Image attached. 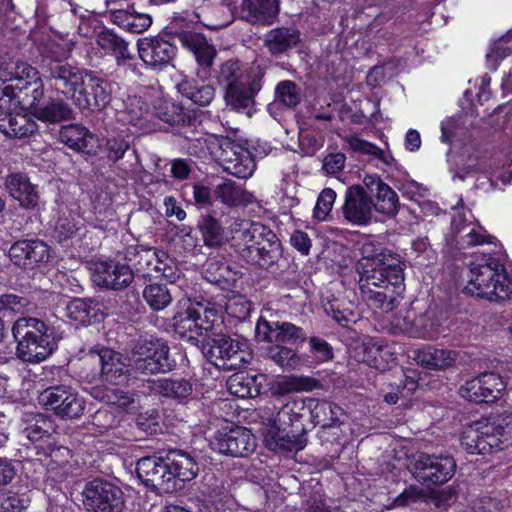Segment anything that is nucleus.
Masks as SVG:
<instances>
[{"label":"nucleus","mask_w":512,"mask_h":512,"mask_svg":"<svg viewBox=\"0 0 512 512\" xmlns=\"http://www.w3.org/2000/svg\"><path fill=\"white\" fill-rule=\"evenodd\" d=\"M36 122L25 114L0 113V132L10 138H24L35 133Z\"/></svg>","instance_id":"a19ab883"},{"label":"nucleus","mask_w":512,"mask_h":512,"mask_svg":"<svg viewBox=\"0 0 512 512\" xmlns=\"http://www.w3.org/2000/svg\"><path fill=\"white\" fill-rule=\"evenodd\" d=\"M201 343L203 352L209 361L220 369L238 370L249 362V353L241 349L238 341L227 335L213 331L206 339L201 340Z\"/></svg>","instance_id":"6e6552de"},{"label":"nucleus","mask_w":512,"mask_h":512,"mask_svg":"<svg viewBox=\"0 0 512 512\" xmlns=\"http://www.w3.org/2000/svg\"><path fill=\"white\" fill-rule=\"evenodd\" d=\"M336 200V192L331 188H325L318 196L315 208L314 217L318 220H325L330 214L334 202Z\"/></svg>","instance_id":"774afa93"},{"label":"nucleus","mask_w":512,"mask_h":512,"mask_svg":"<svg viewBox=\"0 0 512 512\" xmlns=\"http://www.w3.org/2000/svg\"><path fill=\"white\" fill-rule=\"evenodd\" d=\"M90 270L95 285L114 291L126 289L134 280V272L126 261L100 260L91 263Z\"/></svg>","instance_id":"f3484780"},{"label":"nucleus","mask_w":512,"mask_h":512,"mask_svg":"<svg viewBox=\"0 0 512 512\" xmlns=\"http://www.w3.org/2000/svg\"><path fill=\"white\" fill-rule=\"evenodd\" d=\"M59 138L69 148L75 151L86 152L89 150L94 135L83 125L69 124L61 127Z\"/></svg>","instance_id":"09e8293b"},{"label":"nucleus","mask_w":512,"mask_h":512,"mask_svg":"<svg viewBox=\"0 0 512 512\" xmlns=\"http://www.w3.org/2000/svg\"><path fill=\"white\" fill-rule=\"evenodd\" d=\"M210 446L223 455L245 457L255 449L256 443L249 429L235 426L219 429L210 441Z\"/></svg>","instance_id":"4468645a"},{"label":"nucleus","mask_w":512,"mask_h":512,"mask_svg":"<svg viewBox=\"0 0 512 512\" xmlns=\"http://www.w3.org/2000/svg\"><path fill=\"white\" fill-rule=\"evenodd\" d=\"M456 468L451 455L428 453L417 454L408 466L412 477L427 488L447 483L455 475Z\"/></svg>","instance_id":"0eeeda50"},{"label":"nucleus","mask_w":512,"mask_h":512,"mask_svg":"<svg viewBox=\"0 0 512 512\" xmlns=\"http://www.w3.org/2000/svg\"><path fill=\"white\" fill-rule=\"evenodd\" d=\"M217 159L225 172L240 179L251 177L256 168L251 152L227 137L219 140Z\"/></svg>","instance_id":"ddd939ff"},{"label":"nucleus","mask_w":512,"mask_h":512,"mask_svg":"<svg viewBox=\"0 0 512 512\" xmlns=\"http://www.w3.org/2000/svg\"><path fill=\"white\" fill-rule=\"evenodd\" d=\"M119 423V415L108 409H99L91 417V424L95 426L100 433L118 427Z\"/></svg>","instance_id":"338daca9"},{"label":"nucleus","mask_w":512,"mask_h":512,"mask_svg":"<svg viewBox=\"0 0 512 512\" xmlns=\"http://www.w3.org/2000/svg\"><path fill=\"white\" fill-rule=\"evenodd\" d=\"M414 327H409L408 336L414 338L430 339L435 335V323L428 315L423 313L416 315L414 313Z\"/></svg>","instance_id":"e2e57ef3"},{"label":"nucleus","mask_w":512,"mask_h":512,"mask_svg":"<svg viewBox=\"0 0 512 512\" xmlns=\"http://www.w3.org/2000/svg\"><path fill=\"white\" fill-rule=\"evenodd\" d=\"M173 320L175 332L195 344L201 342L199 337L206 339L223 324L221 310L210 301L191 304L185 311L178 312Z\"/></svg>","instance_id":"39448f33"},{"label":"nucleus","mask_w":512,"mask_h":512,"mask_svg":"<svg viewBox=\"0 0 512 512\" xmlns=\"http://www.w3.org/2000/svg\"><path fill=\"white\" fill-rule=\"evenodd\" d=\"M225 311L237 320H245L251 312V303L242 295H233L225 304Z\"/></svg>","instance_id":"69168bd1"},{"label":"nucleus","mask_w":512,"mask_h":512,"mask_svg":"<svg viewBox=\"0 0 512 512\" xmlns=\"http://www.w3.org/2000/svg\"><path fill=\"white\" fill-rule=\"evenodd\" d=\"M137 51L143 63L154 70H162L172 64L177 55V48L163 38H140Z\"/></svg>","instance_id":"4be33fe9"},{"label":"nucleus","mask_w":512,"mask_h":512,"mask_svg":"<svg viewBox=\"0 0 512 512\" xmlns=\"http://www.w3.org/2000/svg\"><path fill=\"white\" fill-rule=\"evenodd\" d=\"M132 368L142 374H156L171 371L174 361L170 359L169 347L165 342L140 340L133 347Z\"/></svg>","instance_id":"f8f14e48"},{"label":"nucleus","mask_w":512,"mask_h":512,"mask_svg":"<svg viewBox=\"0 0 512 512\" xmlns=\"http://www.w3.org/2000/svg\"><path fill=\"white\" fill-rule=\"evenodd\" d=\"M16 356L23 362L38 364L55 350L56 342L48 325L34 317H20L12 326Z\"/></svg>","instance_id":"f257e3e1"},{"label":"nucleus","mask_w":512,"mask_h":512,"mask_svg":"<svg viewBox=\"0 0 512 512\" xmlns=\"http://www.w3.org/2000/svg\"><path fill=\"white\" fill-rule=\"evenodd\" d=\"M178 39L181 45L194 55L199 66L204 68L212 66L217 51L204 35L185 31L179 34Z\"/></svg>","instance_id":"2f4dec72"},{"label":"nucleus","mask_w":512,"mask_h":512,"mask_svg":"<svg viewBox=\"0 0 512 512\" xmlns=\"http://www.w3.org/2000/svg\"><path fill=\"white\" fill-rule=\"evenodd\" d=\"M81 497L85 512H121L124 506L122 490L102 478L86 482Z\"/></svg>","instance_id":"1a4fd4ad"},{"label":"nucleus","mask_w":512,"mask_h":512,"mask_svg":"<svg viewBox=\"0 0 512 512\" xmlns=\"http://www.w3.org/2000/svg\"><path fill=\"white\" fill-rule=\"evenodd\" d=\"M505 387L506 384L499 374L486 372L466 381L460 388V394L471 402L488 403L500 398Z\"/></svg>","instance_id":"aec40b11"},{"label":"nucleus","mask_w":512,"mask_h":512,"mask_svg":"<svg viewBox=\"0 0 512 512\" xmlns=\"http://www.w3.org/2000/svg\"><path fill=\"white\" fill-rule=\"evenodd\" d=\"M359 288L363 300L373 308L390 312L402 300L404 292L403 268L392 266L391 271L378 274H362Z\"/></svg>","instance_id":"7ed1b4c3"},{"label":"nucleus","mask_w":512,"mask_h":512,"mask_svg":"<svg viewBox=\"0 0 512 512\" xmlns=\"http://www.w3.org/2000/svg\"><path fill=\"white\" fill-rule=\"evenodd\" d=\"M479 169L489 178L492 184L494 180H500L504 185L511 182L512 165L508 158L489 160Z\"/></svg>","instance_id":"13d9d810"},{"label":"nucleus","mask_w":512,"mask_h":512,"mask_svg":"<svg viewBox=\"0 0 512 512\" xmlns=\"http://www.w3.org/2000/svg\"><path fill=\"white\" fill-rule=\"evenodd\" d=\"M75 111L71 104L59 97H49L42 104L34 107L33 116L48 124H59L61 122L75 119Z\"/></svg>","instance_id":"7c9ffc66"},{"label":"nucleus","mask_w":512,"mask_h":512,"mask_svg":"<svg viewBox=\"0 0 512 512\" xmlns=\"http://www.w3.org/2000/svg\"><path fill=\"white\" fill-rule=\"evenodd\" d=\"M267 357L283 369L293 370L300 364V358L290 347L273 343L266 350Z\"/></svg>","instance_id":"6e6d98bb"},{"label":"nucleus","mask_w":512,"mask_h":512,"mask_svg":"<svg viewBox=\"0 0 512 512\" xmlns=\"http://www.w3.org/2000/svg\"><path fill=\"white\" fill-rule=\"evenodd\" d=\"M156 391L164 398L179 404H187L193 399V384L190 379L171 376L160 378L156 382Z\"/></svg>","instance_id":"e433bc0d"},{"label":"nucleus","mask_w":512,"mask_h":512,"mask_svg":"<svg viewBox=\"0 0 512 512\" xmlns=\"http://www.w3.org/2000/svg\"><path fill=\"white\" fill-rule=\"evenodd\" d=\"M257 256L249 264L256 265L270 272L280 271L283 267V250L280 240L273 230L267 227Z\"/></svg>","instance_id":"c85d7f7f"},{"label":"nucleus","mask_w":512,"mask_h":512,"mask_svg":"<svg viewBox=\"0 0 512 512\" xmlns=\"http://www.w3.org/2000/svg\"><path fill=\"white\" fill-rule=\"evenodd\" d=\"M1 77L5 81L15 82L14 88L20 92L40 79L39 71L26 62L10 63Z\"/></svg>","instance_id":"de8ad7c7"},{"label":"nucleus","mask_w":512,"mask_h":512,"mask_svg":"<svg viewBox=\"0 0 512 512\" xmlns=\"http://www.w3.org/2000/svg\"><path fill=\"white\" fill-rule=\"evenodd\" d=\"M122 381L102 382L92 386L89 390L90 396L107 405L127 407L134 402L133 395L120 387Z\"/></svg>","instance_id":"ea45409f"},{"label":"nucleus","mask_w":512,"mask_h":512,"mask_svg":"<svg viewBox=\"0 0 512 512\" xmlns=\"http://www.w3.org/2000/svg\"><path fill=\"white\" fill-rule=\"evenodd\" d=\"M96 44L106 54L115 58L118 66L128 65L134 60V54L129 50V43L112 30H102L96 36Z\"/></svg>","instance_id":"c9c22d12"},{"label":"nucleus","mask_w":512,"mask_h":512,"mask_svg":"<svg viewBox=\"0 0 512 512\" xmlns=\"http://www.w3.org/2000/svg\"><path fill=\"white\" fill-rule=\"evenodd\" d=\"M86 80L89 81L92 96L89 98L86 97L85 93H82L81 97H78V109L82 111H102L110 104L112 95L118 89V84L96 75L91 70H89Z\"/></svg>","instance_id":"393cba45"},{"label":"nucleus","mask_w":512,"mask_h":512,"mask_svg":"<svg viewBox=\"0 0 512 512\" xmlns=\"http://www.w3.org/2000/svg\"><path fill=\"white\" fill-rule=\"evenodd\" d=\"M109 17L112 23L133 34L145 32L152 24L149 14L123 9L111 11Z\"/></svg>","instance_id":"49530a36"},{"label":"nucleus","mask_w":512,"mask_h":512,"mask_svg":"<svg viewBox=\"0 0 512 512\" xmlns=\"http://www.w3.org/2000/svg\"><path fill=\"white\" fill-rule=\"evenodd\" d=\"M214 194L228 207L247 206L255 201L254 195L232 180L216 185Z\"/></svg>","instance_id":"a18cd8bd"},{"label":"nucleus","mask_w":512,"mask_h":512,"mask_svg":"<svg viewBox=\"0 0 512 512\" xmlns=\"http://www.w3.org/2000/svg\"><path fill=\"white\" fill-rule=\"evenodd\" d=\"M8 256L15 266L30 271L48 262L50 249L39 239H23L11 245Z\"/></svg>","instance_id":"6ab92c4d"},{"label":"nucleus","mask_w":512,"mask_h":512,"mask_svg":"<svg viewBox=\"0 0 512 512\" xmlns=\"http://www.w3.org/2000/svg\"><path fill=\"white\" fill-rule=\"evenodd\" d=\"M266 225L261 222L241 220L236 221L232 228V247L237 255L250 263L258 253V248L267 233Z\"/></svg>","instance_id":"2eb2a0df"},{"label":"nucleus","mask_w":512,"mask_h":512,"mask_svg":"<svg viewBox=\"0 0 512 512\" xmlns=\"http://www.w3.org/2000/svg\"><path fill=\"white\" fill-rule=\"evenodd\" d=\"M259 341L278 344L303 343L307 339V333L303 328L286 321H268L260 318L255 328Z\"/></svg>","instance_id":"412c9836"},{"label":"nucleus","mask_w":512,"mask_h":512,"mask_svg":"<svg viewBox=\"0 0 512 512\" xmlns=\"http://www.w3.org/2000/svg\"><path fill=\"white\" fill-rule=\"evenodd\" d=\"M512 53V31L495 41L486 54L489 69L496 70L498 62Z\"/></svg>","instance_id":"052dcab7"},{"label":"nucleus","mask_w":512,"mask_h":512,"mask_svg":"<svg viewBox=\"0 0 512 512\" xmlns=\"http://www.w3.org/2000/svg\"><path fill=\"white\" fill-rule=\"evenodd\" d=\"M231 394L240 398H252L258 394L254 379L242 374H234L227 382Z\"/></svg>","instance_id":"680f3d73"},{"label":"nucleus","mask_w":512,"mask_h":512,"mask_svg":"<svg viewBox=\"0 0 512 512\" xmlns=\"http://www.w3.org/2000/svg\"><path fill=\"white\" fill-rule=\"evenodd\" d=\"M178 91L194 104L199 106L209 105L215 98L216 90L211 84L197 85L189 80H182L177 85Z\"/></svg>","instance_id":"8fccbe9b"},{"label":"nucleus","mask_w":512,"mask_h":512,"mask_svg":"<svg viewBox=\"0 0 512 512\" xmlns=\"http://www.w3.org/2000/svg\"><path fill=\"white\" fill-rule=\"evenodd\" d=\"M254 78L248 73L244 65L237 59H228L222 62L215 70V79L223 90L239 85Z\"/></svg>","instance_id":"79ce46f5"},{"label":"nucleus","mask_w":512,"mask_h":512,"mask_svg":"<svg viewBox=\"0 0 512 512\" xmlns=\"http://www.w3.org/2000/svg\"><path fill=\"white\" fill-rule=\"evenodd\" d=\"M457 356L455 351L426 345L414 351L413 359L419 366L437 371L452 367Z\"/></svg>","instance_id":"72a5a7b5"},{"label":"nucleus","mask_w":512,"mask_h":512,"mask_svg":"<svg viewBox=\"0 0 512 512\" xmlns=\"http://www.w3.org/2000/svg\"><path fill=\"white\" fill-rule=\"evenodd\" d=\"M281 394L308 392L318 387V380L308 376L284 377L277 383Z\"/></svg>","instance_id":"bf43d9fd"},{"label":"nucleus","mask_w":512,"mask_h":512,"mask_svg":"<svg viewBox=\"0 0 512 512\" xmlns=\"http://www.w3.org/2000/svg\"><path fill=\"white\" fill-rule=\"evenodd\" d=\"M198 228L203 242L208 247H219L225 240V230L220 221L211 214L200 217Z\"/></svg>","instance_id":"603ef678"},{"label":"nucleus","mask_w":512,"mask_h":512,"mask_svg":"<svg viewBox=\"0 0 512 512\" xmlns=\"http://www.w3.org/2000/svg\"><path fill=\"white\" fill-rule=\"evenodd\" d=\"M169 470L171 471L174 491L182 487V483L194 479L199 467L194 457L183 450H172L166 455Z\"/></svg>","instance_id":"c756f323"},{"label":"nucleus","mask_w":512,"mask_h":512,"mask_svg":"<svg viewBox=\"0 0 512 512\" xmlns=\"http://www.w3.org/2000/svg\"><path fill=\"white\" fill-rule=\"evenodd\" d=\"M5 187L21 207L30 209L38 204V193L25 175L21 173L9 175L6 178Z\"/></svg>","instance_id":"58836bf2"},{"label":"nucleus","mask_w":512,"mask_h":512,"mask_svg":"<svg viewBox=\"0 0 512 512\" xmlns=\"http://www.w3.org/2000/svg\"><path fill=\"white\" fill-rule=\"evenodd\" d=\"M512 444V413L502 423L477 421L462 432L461 445L470 454H489Z\"/></svg>","instance_id":"20e7f679"},{"label":"nucleus","mask_w":512,"mask_h":512,"mask_svg":"<svg viewBox=\"0 0 512 512\" xmlns=\"http://www.w3.org/2000/svg\"><path fill=\"white\" fill-rule=\"evenodd\" d=\"M468 277L464 287L468 295L489 301H502L512 296V280L503 264L495 258L471 262Z\"/></svg>","instance_id":"f03ea898"},{"label":"nucleus","mask_w":512,"mask_h":512,"mask_svg":"<svg viewBox=\"0 0 512 512\" xmlns=\"http://www.w3.org/2000/svg\"><path fill=\"white\" fill-rule=\"evenodd\" d=\"M261 89V77L254 75V78L224 90L223 98L231 110L251 116L255 97Z\"/></svg>","instance_id":"a878e982"},{"label":"nucleus","mask_w":512,"mask_h":512,"mask_svg":"<svg viewBox=\"0 0 512 512\" xmlns=\"http://www.w3.org/2000/svg\"><path fill=\"white\" fill-rule=\"evenodd\" d=\"M374 200L368 194L365 185H352L346 189L344 204L341 208L343 218L355 226H367L374 218Z\"/></svg>","instance_id":"dca6fc26"},{"label":"nucleus","mask_w":512,"mask_h":512,"mask_svg":"<svg viewBox=\"0 0 512 512\" xmlns=\"http://www.w3.org/2000/svg\"><path fill=\"white\" fill-rule=\"evenodd\" d=\"M324 310L343 327H348L349 324L355 323L358 317L352 303L340 302L337 299L329 301L324 306Z\"/></svg>","instance_id":"4d7b16f0"},{"label":"nucleus","mask_w":512,"mask_h":512,"mask_svg":"<svg viewBox=\"0 0 512 512\" xmlns=\"http://www.w3.org/2000/svg\"><path fill=\"white\" fill-rule=\"evenodd\" d=\"M38 403L62 419H78L86 408L84 398L67 385H53L44 389L38 395Z\"/></svg>","instance_id":"9d476101"},{"label":"nucleus","mask_w":512,"mask_h":512,"mask_svg":"<svg viewBox=\"0 0 512 512\" xmlns=\"http://www.w3.org/2000/svg\"><path fill=\"white\" fill-rule=\"evenodd\" d=\"M22 433L32 443L51 445L55 441L56 428L50 417L38 413L31 417Z\"/></svg>","instance_id":"37998d69"},{"label":"nucleus","mask_w":512,"mask_h":512,"mask_svg":"<svg viewBox=\"0 0 512 512\" xmlns=\"http://www.w3.org/2000/svg\"><path fill=\"white\" fill-rule=\"evenodd\" d=\"M67 317L80 325H89L96 320L97 311L90 299L75 298L66 307Z\"/></svg>","instance_id":"5fc2aeb1"},{"label":"nucleus","mask_w":512,"mask_h":512,"mask_svg":"<svg viewBox=\"0 0 512 512\" xmlns=\"http://www.w3.org/2000/svg\"><path fill=\"white\" fill-rule=\"evenodd\" d=\"M363 184L368 194L375 197L374 211L389 217H394L398 213L400 202L397 193L379 176L366 175Z\"/></svg>","instance_id":"bb28decb"},{"label":"nucleus","mask_w":512,"mask_h":512,"mask_svg":"<svg viewBox=\"0 0 512 512\" xmlns=\"http://www.w3.org/2000/svg\"><path fill=\"white\" fill-rule=\"evenodd\" d=\"M310 414L315 425L322 429L332 428L338 422L342 414V408L329 401H317L310 406Z\"/></svg>","instance_id":"3c124183"},{"label":"nucleus","mask_w":512,"mask_h":512,"mask_svg":"<svg viewBox=\"0 0 512 512\" xmlns=\"http://www.w3.org/2000/svg\"><path fill=\"white\" fill-rule=\"evenodd\" d=\"M154 109L156 117L170 125H193L197 119L196 110L172 100H161Z\"/></svg>","instance_id":"4c0bfd02"},{"label":"nucleus","mask_w":512,"mask_h":512,"mask_svg":"<svg viewBox=\"0 0 512 512\" xmlns=\"http://www.w3.org/2000/svg\"><path fill=\"white\" fill-rule=\"evenodd\" d=\"M361 261L359 266L362 269V274H378L385 273L395 268H403V263L400 258L392 254L390 251L383 248L381 245L372 241L365 242L360 249Z\"/></svg>","instance_id":"b1692460"},{"label":"nucleus","mask_w":512,"mask_h":512,"mask_svg":"<svg viewBox=\"0 0 512 512\" xmlns=\"http://www.w3.org/2000/svg\"><path fill=\"white\" fill-rule=\"evenodd\" d=\"M305 403L303 400L288 401L278 410L272 420V438L279 448L299 451L306 446V430L302 423Z\"/></svg>","instance_id":"423d86ee"},{"label":"nucleus","mask_w":512,"mask_h":512,"mask_svg":"<svg viewBox=\"0 0 512 512\" xmlns=\"http://www.w3.org/2000/svg\"><path fill=\"white\" fill-rule=\"evenodd\" d=\"M276 100L284 106L292 108L300 102L299 89L293 81L285 80L280 82L275 90Z\"/></svg>","instance_id":"0e129e2a"},{"label":"nucleus","mask_w":512,"mask_h":512,"mask_svg":"<svg viewBox=\"0 0 512 512\" xmlns=\"http://www.w3.org/2000/svg\"><path fill=\"white\" fill-rule=\"evenodd\" d=\"M87 359L99 367L97 376L102 382L125 380L126 363L123 355L108 347L91 348Z\"/></svg>","instance_id":"5701e85b"},{"label":"nucleus","mask_w":512,"mask_h":512,"mask_svg":"<svg viewBox=\"0 0 512 512\" xmlns=\"http://www.w3.org/2000/svg\"><path fill=\"white\" fill-rule=\"evenodd\" d=\"M204 278L212 284L222 289H230L234 286L240 277V273L231 268V266L218 259H209L206 262Z\"/></svg>","instance_id":"c03bdc74"},{"label":"nucleus","mask_w":512,"mask_h":512,"mask_svg":"<svg viewBox=\"0 0 512 512\" xmlns=\"http://www.w3.org/2000/svg\"><path fill=\"white\" fill-rule=\"evenodd\" d=\"M43 76L56 92L70 98L85 84L89 70L62 59H50L42 64Z\"/></svg>","instance_id":"9b49d317"},{"label":"nucleus","mask_w":512,"mask_h":512,"mask_svg":"<svg viewBox=\"0 0 512 512\" xmlns=\"http://www.w3.org/2000/svg\"><path fill=\"white\" fill-rule=\"evenodd\" d=\"M161 257L167 258V254L142 245H131L124 251V260L129 267L134 273H139L144 277L152 276L157 265L161 264Z\"/></svg>","instance_id":"cd10ccee"},{"label":"nucleus","mask_w":512,"mask_h":512,"mask_svg":"<svg viewBox=\"0 0 512 512\" xmlns=\"http://www.w3.org/2000/svg\"><path fill=\"white\" fill-rule=\"evenodd\" d=\"M142 295L147 305L154 311L164 310L173 300V290L161 283L146 285Z\"/></svg>","instance_id":"864d4df0"},{"label":"nucleus","mask_w":512,"mask_h":512,"mask_svg":"<svg viewBox=\"0 0 512 512\" xmlns=\"http://www.w3.org/2000/svg\"><path fill=\"white\" fill-rule=\"evenodd\" d=\"M264 47L274 57L287 55L300 42V32L294 27H278L265 34Z\"/></svg>","instance_id":"473e14b6"},{"label":"nucleus","mask_w":512,"mask_h":512,"mask_svg":"<svg viewBox=\"0 0 512 512\" xmlns=\"http://www.w3.org/2000/svg\"><path fill=\"white\" fill-rule=\"evenodd\" d=\"M136 473L140 481L152 491L159 493L174 492L173 476H171L166 456L142 457L137 461Z\"/></svg>","instance_id":"a211bd4d"},{"label":"nucleus","mask_w":512,"mask_h":512,"mask_svg":"<svg viewBox=\"0 0 512 512\" xmlns=\"http://www.w3.org/2000/svg\"><path fill=\"white\" fill-rule=\"evenodd\" d=\"M279 13L278 0H242L241 18L252 24H271Z\"/></svg>","instance_id":"f704fd0d"}]
</instances>
